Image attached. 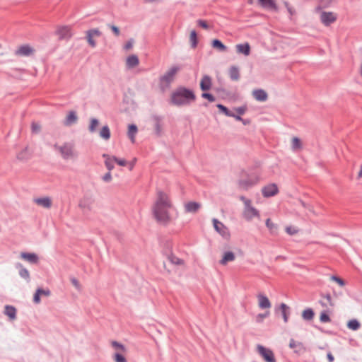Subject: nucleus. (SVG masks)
<instances>
[{
	"instance_id": "f257e3e1",
	"label": "nucleus",
	"mask_w": 362,
	"mask_h": 362,
	"mask_svg": "<svg viewBox=\"0 0 362 362\" xmlns=\"http://www.w3.org/2000/svg\"><path fill=\"white\" fill-rule=\"evenodd\" d=\"M175 210L170 196L166 192L158 189L151 211L156 221L168 224L173 219V211Z\"/></svg>"
},
{
	"instance_id": "f03ea898",
	"label": "nucleus",
	"mask_w": 362,
	"mask_h": 362,
	"mask_svg": "<svg viewBox=\"0 0 362 362\" xmlns=\"http://www.w3.org/2000/svg\"><path fill=\"white\" fill-rule=\"evenodd\" d=\"M195 99V94L192 90L181 86L172 93L170 103L176 106H184L190 104Z\"/></svg>"
},
{
	"instance_id": "7ed1b4c3",
	"label": "nucleus",
	"mask_w": 362,
	"mask_h": 362,
	"mask_svg": "<svg viewBox=\"0 0 362 362\" xmlns=\"http://www.w3.org/2000/svg\"><path fill=\"white\" fill-rule=\"evenodd\" d=\"M260 180L259 175L257 173L247 174L241 170L238 173V186L240 189L247 191L249 189L257 185Z\"/></svg>"
},
{
	"instance_id": "20e7f679",
	"label": "nucleus",
	"mask_w": 362,
	"mask_h": 362,
	"mask_svg": "<svg viewBox=\"0 0 362 362\" xmlns=\"http://www.w3.org/2000/svg\"><path fill=\"white\" fill-rule=\"evenodd\" d=\"M240 200H241L244 204L242 215L246 221H250L253 218H260L259 211L252 205L251 199L245 196H240Z\"/></svg>"
},
{
	"instance_id": "39448f33",
	"label": "nucleus",
	"mask_w": 362,
	"mask_h": 362,
	"mask_svg": "<svg viewBox=\"0 0 362 362\" xmlns=\"http://www.w3.org/2000/svg\"><path fill=\"white\" fill-rule=\"evenodd\" d=\"M180 70V66H173L164 75L160 77L159 87L163 92H165L170 87V84L174 81L176 74Z\"/></svg>"
},
{
	"instance_id": "423d86ee",
	"label": "nucleus",
	"mask_w": 362,
	"mask_h": 362,
	"mask_svg": "<svg viewBox=\"0 0 362 362\" xmlns=\"http://www.w3.org/2000/svg\"><path fill=\"white\" fill-rule=\"evenodd\" d=\"M54 146L64 159H71L76 156L74 146L70 143L57 144Z\"/></svg>"
},
{
	"instance_id": "0eeeda50",
	"label": "nucleus",
	"mask_w": 362,
	"mask_h": 362,
	"mask_svg": "<svg viewBox=\"0 0 362 362\" xmlns=\"http://www.w3.org/2000/svg\"><path fill=\"white\" fill-rule=\"evenodd\" d=\"M257 353L261 356L265 362H276L274 352L262 345L258 344L256 347Z\"/></svg>"
},
{
	"instance_id": "6e6552de",
	"label": "nucleus",
	"mask_w": 362,
	"mask_h": 362,
	"mask_svg": "<svg viewBox=\"0 0 362 362\" xmlns=\"http://www.w3.org/2000/svg\"><path fill=\"white\" fill-rule=\"evenodd\" d=\"M213 224L215 230L225 239L230 238V232L228 228L221 221L216 218L213 219Z\"/></svg>"
},
{
	"instance_id": "1a4fd4ad",
	"label": "nucleus",
	"mask_w": 362,
	"mask_h": 362,
	"mask_svg": "<svg viewBox=\"0 0 362 362\" xmlns=\"http://www.w3.org/2000/svg\"><path fill=\"white\" fill-rule=\"evenodd\" d=\"M86 40L88 43L91 47H96V42L94 40L95 37H99L102 33L98 28L90 29L86 32Z\"/></svg>"
},
{
	"instance_id": "9d476101",
	"label": "nucleus",
	"mask_w": 362,
	"mask_h": 362,
	"mask_svg": "<svg viewBox=\"0 0 362 362\" xmlns=\"http://www.w3.org/2000/svg\"><path fill=\"white\" fill-rule=\"evenodd\" d=\"M35 53V49L29 45H23L15 50L14 54L18 57H30Z\"/></svg>"
},
{
	"instance_id": "9b49d317",
	"label": "nucleus",
	"mask_w": 362,
	"mask_h": 362,
	"mask_svg": "<svg viewBox=\"0 0 362 362\" xmlns=\"http://www.w3.org/2000/svg\"><path fill=\"white\" fill-rule=\"evenodd\" d=\"M32 155V148L27 146L18 152L16 154V159L20 162H26L31 158Z\"/></svg>"
},
{
	"instance_id": "f8f14e48",
	"label": "nucleus",
	"mask_w": 362,
	"mask_h": 362,
	"mask_svg": "<svg viewBox=\"0 0 362 362\" xmlns=\"http://www.w3.org/2000/svg\"><path fill=\"white\" fill-rule=\"evenodd\" d=\"M56 34L59 40H69L72 36L71 27L68 25L59 26L56 30Z\"/></svg>"
},
{
	"instance_id": "ddd939ff",
	"label": "nucleus",
	"mask_w": 362,
	"mask_h": 362,
	"mask_svg": "<svg viewBox=\"0 0 362 362\" xmlns=\"http://www.w3.org/2000/svg\"><path fill=\"white\" fill-rule=\"evenodd\" d=\"M94 206V199L90 196H84L79 202V207L83 211H91Z\"/></svg>"
},
{
	"instance_id": "4468645a",
	"label": "nucleus",
	"mask_w": 362,
	"mask_h": 362,
	"mask_svg": "<svg viewBox=\"0 0 362 362\" xmlns=\"http://www.w3.org/2000/svg\"><path fill=\"white\" fill-rule=\"evenodd\" d=\"M262 193L264 197L275 196L279 193V189L276 184H269L262 188Z\"/></svg>"
},
{
	"instance_id": "2eb2a0df",
	"label": "nucleus",
	"mask_w": 362,
	"mask_h": 362,
	"mask_svg": "<svg viewBox=\"0 0 362 362\" xmlns=\"http://www.w3.org/2000/svg\"><path fill=\"white\" fill-rule=\"evenodd\" d=\"M320 20L325 25L328 26L337 20V16L332 12L324 11L320 15Z\"/></svg>"
},
{
	"instance_id": "dca6fc26",
	"label": "nucleus",
	"mask_w": 362,
	"mask_h": 362,
	"mask_svg": "<svg viewBox=\"0 0 362 362\" xmlns=\"http://www.w3.org/2000/svg\"><path fill=\"white\" fill-rule=\"evenodd\" d=\"M201 207L202 204L197 202H187L184 204V210L185 213L195 214Z\"/></svg>"
},
{
	"instance_id": "f3484780",
	"label": "nucleus",
	"mask_w": 362,
	"mask_h": 362,
	"mask_svg": "<svg viewBox=\"0 0 362 362\" xmlns=\"http://www.w3.org/2000/svg\"><path fill=\"white\" fill-rule=\"evenodd\" d=\"M258 305L261 309H269L271 308L272 304L269 298L264 294L259 293L257 295Z\"/></svg>"
},
{
	"instance_id": "a211bd4d",
	"label": "nucleus",
	"mask_w": 362,
	"mask_h": 362,
	"mask_svg": "<svg viewBox=\"0 0 362 362\" xmlns=\"http://www.w3.org/2000/svg\"><path fill=\"white\" fill-rule=\"evenodd\" d=\"M254 98L259 102H265L268 98V95L263 89H256L252 92Z\"/></svg>"
},
{
	"instance_id": "6ab92c4d",
	"label": "nucleus",
	"mask_w": 362,
	"mask_h": 362,
	"mask_svg": "<svg viewBox=\"0 0 362 362\" xmlns=\"http://www.w3.org/2000/svg\"><path fill=\"white\" fill-rule=\"evenodd\" d=\"M212 86L211 78L208 75H204L200 81V88L203 91L211 89Z\"/></svg>"
},
{
	"instance_id": "aec40b11",
	"label": "nucleus",
	"mask_w": 362,
	"mask_h": 362,
	"mask_svg": "<svg viewBox=\"0 0 362 362\" xmlns=\"http://www.w3.org/2000/svg\"><path fill=\"white\" fill-rule=\"evenodd\" d=\"M235 255L233 252L227 251L223 254L222 258L220 259L219 263L221 265H226L228 262L234 261Z\"/></svg>"
},
{
	"instance_id": "412c9836",
	"label": "nucleus",
	"mask_w": 362,
	"mask_h": 362,
	"mask_svg": "<svg viewBox=\"0 0 362 362\" xmlns=\"http://www.w3.org/2000/svg\"><path fill=\"white\" fill-rule=\"evenodd\" d=\"M21 257L31 264H37L39 261L38 256L35 253L21 252Z\"/></svg>"
},
{
	"instance_id": "4be33fe9",
	"label": "nucleus",
	"mask_w": 362,
	"mask_h": 362,
	"mask_svg": "<svg viewBox=\"0 0 362 362\" xmlns=\"http://www.w3.org/2000/svg\"><path fill=\"white\" fill-rule=\"evenodd\" d=\"M290 144L293 151H298L302 149L303 141L300 137H293Z\"/></svg>"
},
{
	"instance_id": "5701e85b",
	"label": "nucleus",
	"mask_w": 362,
	"mask_h": 362,
	"mask_svg": "<svg viewBox=\"0 0 362 362\" xmlns=\"http://www.w3.org/2000/svg\"><path fill=\"white\" fill-rule=\"evenodd\" d=\"M228 74L231 81H238L240 77L239 68L236 66H231L229 68Z\"/></svg>"
},
{
	"instance_id": "b1692460",
	"label": "nucleus",
	"mask_w": 362,
	"mask_h": 362,
	"mask_svg": "<svg viewBox=\"0 0 362 362\" xmlns=\"http://www.w3.org/2000/svg\"><path fill=\"white\" fill-rule=\"evenodd\" d=\"M235 47L237 52L243 54L245 56H248L250 53V46L247 42L243 44H238L236 45Z\"/></svg>"
},
{
	"instance_id": "393cba45",
	"label": "nucleus",
	"mask_w": 362,
	"mask_h": 362,
	"mask_svg": "<svg viewBox=\"0 0 362 362\" xmlns=\"http://www.w3.org/2000/svg\"><path fill=\"white\" fill-rule=\"evenodd\" d=\"M289 347L291 349H294V351L298 354L302 353L305 351L303 344L301 342L295 341L293 339L290 340Z\"/></svg>"
},
{
	"instance_id": "a878e982",
	"label": "nucleus",
	"mask_w": 362,
	"mask_h": 362,
	"mask_svg": "<svg viewBox=\"0 0 362 362\" xmlns=\"http://www.w3.org/2000/svg\"><path fill=\"white\" fill-rule=\"evenodd\" d=\"M35 203L40 206L49 209L52 206V201L49 197L37 198L34 200Z\"/></svg>"
},
{
	"instance_id": "bb28decb",
	"label": "nucleus",
	"mask_w": 362,
	"mask_h": 362,
	"mask_svg": "<svg viewBox=\"0 0 362 362\" xmlns=\"http://www.w3.org/2000/svg\"><path fill=\"white\" fill-rule=\"evenodd\" d=\"M111 346L115 351V354H126L127 352V349L124 345L117 341H112Z\"/></svg>"
},
{
	"instance_id": "cd10ccee",
	"label": "nucleus",
	"mask_w": 362,
	"mask_h": 362,
	"mask_svg": "<svg viewBox=\"0 0 362 362\" xmlns=\"http://www.w3.org/2000/svg\"><path fill=\"white\" fill-rule=\"evenodd\" d=\"M260 5L267 9H270L272 11H276L277 6L274 1V0H259Z\"/></svg>"
},
{
	"instance_id": "c85d7f7f",
	"label": "nucleus",
	"mask_w": 362,
	"mask_h": 362,
	"mask_svg": "<svg viewBox=\"0 0 362 362\" xmlns=\"http://www.w3.org/2000/svg\"><path fill=\"white\" fill-rule=\"evenodd\" d=\"M139 63V58L136 55L132 54L127 58L126 64L129 69L136 66Z\"/></svg>"
},
{
	"instance_id": "c756f323",
	"label": "nucleus",
	"mask_w": 362,
	"mask_h": 362,
	"mask_svg": "<svg viewBox=\"0 0 362 362\" xmlns=\"http://www.w3.org/2000/svg\"><path fill=\"white\" fill-rule=\"evenodd\" d=\"M78 117L75 111H70L66 117L64 124L66 125H71L76 123Z\"/></svg>"
},
{
	"instance_id": "7c9ffc66",
	"label": "nucleus",
	"mask_w": 362,
	"mask_h": 362,
	"mask_svg": "<svg viewBox=\"0 0 362 362\" xmlns=\"http://www.w3.org/2000/svg\"><path fill=\"white\" fill-rule=\"evenodd\" d=\"M105 158V165L109 171H111L115 165L114 163H116V157L115 156H110L107 155H103Z\"/></svg>"
},
{
	"instance_id": "2f4dec72",
	"label": "nucleus",
	"mask_w": 362,
	"mask_h": 362,
	"mask_svg": "<svg viewBox=\"0 0 362 362\" xmlns=\"http://www.w3.org/2000/svg\"><path fill=\"white\" fill-rule=\"evenodd\" d=\"M265 224L271 234L274 235L276 233L278 226L271 218H267L265 221Z\"/></svg>"
},
{
	"instance_id": "473e14b6",
	"label": "nucleus",
	"mask_w": 362,
	"mask_h": 362,
	"mask_svg": "<svg viewBox=\"0 0 362 362\" xmlns=\"http://www.w3.org/2000/svg\"><path fill=\"white\" fill-rule=\"evenodd\" d=\"M5 315H6L11 320L16 319V310L14 307L11 305H6L4 310Z\"/></svg>"
},
{
	"instance_id": "72a5a7b5",
	"label": "nucleus",
	"mask_w": 362,
	"mask_h": 362,
	"mask_svg": "<svg viewBox=\"0 0 362 362\" xmlns=\"http://www.w3.org/2000/svg\"><path fill=\"white\" fill-rule=\"evenodd\" d=\"M211 45L214 48L218 49L220 52H226L227 47L219 40L215 39L212 41Z\"/></svg>"
},
{
	"instance_id": "f704fd0d",
	"label": "nucleus",
	"mask_w": 362,
	"mask_h": 362,
	"mask_svg": "<svg viewBox=\"0 0 362 362\" xmlns=\"http://www.w3.org/2000/svg\"><path fill=\"white\" fill-rule=\"evenodd\" d=\"M302 317L305 320H311L314 317V312L310 308L305 309L302 313Z\"/></svg>"
},
{
	"instance_id": "c9c22d12",
	"label": "nucleus",
	"mask_w": 362,
	"mask_h": 362,
	"mask_svg": "<svg viewBox=\"0 0 362 362\" xmlns=\"http://www.w3.org/2000/svg\"><path fill=\"white\" fill-rule=\"evenodd\" d=\"M189 41L191 43L192 48H196L198 43L197 35L195 30H192L190 33Z\"/></svg>"
},
{
	"instance_id": "e433bc0d",
	"label": "nucleus",
	"mask_w": 362,
	"mask_h": 362,
	"mask_svg": "<svg viewBox=\"0 0 362 362\" xmlns=\"http://www.w3.org/2000/svg\"><path fill=\"white\" fill-rule=\"evenodd\" d=\"M216 107L218 108L221 112L224 114L225 115L228 117L233 116V112L230 110L228 108H227L226 106H224L222 104H217Z\"/></svg>"
},
{
	"instance_id": "4c0bfd02",
	"label": "nucleus",
	"mask_w": 362,
	"mask_h": 362,
	"mask_svg": "<svg viewBox=\"0 0 362 362\" xmlns=\"http://www.w3.org/2000/svg\"><path fill=\"white\" fill-rule=\"evenodd\" d=\"M98 125H99L98 119L96 118H92L90 119V125L88 127L89 132L92 134L94 133Z\"/></svg>"
},
{
	"instance_id": "58836bf2",
	"label": "nucleus",
	"mask_w": 362,
	"mask_h": 362,
	"mask_svg": "<svg viewBox=\"0 0 362 362\" xmlns=\"http://www.w3.org/2000/svg\"><path fill=\"white\" fill-rule=\"evenodd\" d=\"M168 259L172 264H175V265H183L184 264V261L182 259H180L179 257H177L173 255H169Z\"/></svg>"
},
{
	"instance_id": "ea45409f",
	"label": "nucleus",
	"mask_w": 362,
	"mask_h": 362,
	"mask_svg": "<svg viewBox=\"0 0 362 362\" xmlns=\"http://www.w3.org/2000/svg\"><path fill=\"white\" fill-rule=\"evenodd\" d=\"M155 122V132L156 134H160L162 132L161 119L158 117H154Z\"/></svg>"
},
{
	"instance_id": "a19ab883",
	"label": "nucleus",
	"mask_w": 362,
	"mask_h": 362,
	"mask_svg": "<svg viewBox=\"0 0 362 362\" xmlns=\"http://www.w3.org/2000/svg\"><path fill=\"white\" fill-rule=\"evenodd\" d=\"M347 327L351 330H357L360 327V323L356 320H351L348 322Z\"/></svg>"
},
{
	"instance_id": "79ce46f5",
	"label": "nucleus",
	"mask_w": 362,
	"mask_h": 362,
	"mask_svg": "<svg viewBox=\"0 0 362 362\" xmlns=\"http://www.w3.org/2000/svg\"><path fill=\"white\" fill-rule=\"evenodd\" d=\"M288 307L285 303L281 304V310L283 315V318L285 322H288Z\"/></svg>"
},
{
	"instance_id": "37998d69",
	"label": "nucleus",
	"mask_w": 362,
	"mask_h": 362,
	"mask_svg": "<svg viewBox=\"0 0 362 362\" xmlns=\"http://www.w3.org/2000/svg\"><path fill=\"white\" fill-rule=\"evenodd\" d=\"M138 132V128L136 124H132L128 126L127 136H134Z\"/></svg>"
},
{
	"instance_id": "c03bdc74",
	"label": "nucleus",
	"mask_w": 362,
	"mask_h": 362,
	"mask_svg": "<svg viewBox=\"0 0 362 362\" xmlns=\"http://www.w3.org/2000/svg\"><path fill=\"white\" fill-rule=\"evenodd\" d=\"M124 354H114L113 359L115 362H127Z\"/></svg>"
},
{
	"instance_id": "a18cd8bd",
	"label": "nucleus",
	"mask_w": 362,
	"mask_h": 362,
	"mask_svg": "<svg viewBox=\"0 0 362 362\" xmlns=\"http://www.w3.org/2000/svg\"><path fill=\"white\" fill-rule=\"evenodd\" d=\"M99 136H110V130L108 125H104L100 132Z\"/></svg>"
},
{
	"instance_id": "49530a36",
	"label": "nucleus",
	"mask_w": 362,
	"mask_h": 362,
	"mask_svg": "<svg viewBox=\"0 0 362 362\" xmlns=\"http://www.w3.org/2000/svg\"><path fill=\"white\" fill-rule=\"evenodd\" d=\"M32 133L35 134H37L40 131V125L37 122H33L31 124Z\"/></svg>"
},
{
	"instance_id": "de8ad7c7",
	"label": "nucleus",
	"mask_w": 362,
	"mask_h": 362,
	"mask_svg": "<svg viewBox=\"0 0 362 362\" xmlns=\"http://www.w3.org/2000/svg\"><path fill=\"white\" fill-rule=\"evenodd\" d=\"M285 230L291 235H295L298 232V228L292 226H286Z\"/></svg>"
},
{
	"instance_id": "09e8293b",
	"label": "nucleus",
	"mask_w": 362,
	"mask_h": 362,
	"mask_svg": "<svg viewBox=\"0 0 362 362\" xmlns=\"http://www.w3.org/2000/svg\"><path fill=\"white\" fill-rule=\"evenodd\" d=\"M19 274L23 279H25L27 280H29L30 279V273L28 270L25 268H21V269L19 272Z\"/></svg>"
},
{
	"instance_id": "8fccbe9b",
	"label": "nucleus",
	"mask_w": 362,
	"mask_h": 362,
	"mask_svg": "<svg viewBox=\"0 0 362 362\" xmlns=\"http://www.w3.org/2000/svg\"><path fill=\"white\" fill-rule=\"evenodd\" d=\"M320 320L324 323L329 322L330 317L326 313H321V314L320 315Z\"/></svg>"
},
{
	"instance_id": "3c124183",
	"label": "nucleus",
	"mask_w": 362,
	"mask_h": 362,
	"mask_svg": "<svg viewBox=\"0 0 362 362\" xmlns=\"http://www.w3.org/2000/svg\"><path fill=\"white\" fill-rule=\"evenodd\" d=\"M202 97L203 98L207 99L209 102H214L216 100V98L212 94L209 93H203L202 94Z\"/></svg>"
},
{
	"instance_id": "603ef678",
	"label": "nucleus",
	"mask_w": 362,
	"mask_h": 362,
	"mask_svg": "<svg viewBox=\"0 0 362 362\" xmlns=\"http://www.w3.org/2000/svg\"><path fill=\"white\" fill-rule=\"evenodd\" d=\"M247 110V107L245 105H243V106H240V107H236L234 109V111L238 114V115H244L245 113Z\"/></svg>"
},
{
	"instance_id": "864d4df0",
	"label": "nucleus",
	"mask_w": 362,
	"mask_h": 362,
	"mask_svg": "<svg viewBox=\"0 0 362 362\" xmlns=\"http://www.w3.org/2000/svg\"><path fill=\"white\" fill-rule=\"evenodd\" d=\"M107 26L112 30V31L113 32V33L115 34V36L117 37L120 35V30L118 27H117L115 25H110V24H109Z\"/></svg>"
},
{
	"instance_id": "5fc2aeb1",
	"label": "nucleus",
	"mask_w": 362,
	"mask_h": 362,
	"mask_svg": "<svg viewBox=\"0 0 362 362\" xmlns=\"http://www.w3.org/2000/svg\"><path fill=\"white\" fill-rule=\"evenodd\" d=\"M269 311H267L264 314H259L256 316V321L257 322H262L264 320V317L269 316Z\"/></svg>"
},
{
	"instance_id": "6e6d98bb",
	"label": "nucleus",
	"mask_w": 362,
	"mask_h": 362,
	"mask_svg": "<svg viewBox=\"0 0 362 362\" xmlns=\"http://www.w3.org/2000/svg\"><path fill=\"white\" fill-rule=\"evenodd\" d=\"M102 180L105 182H111L112 181L111 171L108 170V172L103 176Z\"/></svg>"
},
{
	"instance_id": "4d7b16f0",
	"label": "nucleus",
	"mask_w": 362,
	"mask_h": 362,
	"mask_svg": "<svg viewBox=\"0 0 362 362\" xmlns=\"http://www.w3.org/2000/svg\"><path fill=\"white\" fill-rule=\"evenodd\" d=\"M331 280L337 282L341 287H343L345 285L344 281L341 279H340L339 277H337V276H332L331 277Z\"/></svg>"
},
{
	"instance_id": "13d9d810",
	"label": "nucleus",
	"mask_w": 362,
	"mask_h": 362,
	"mask_svg": "<svg viewBox=\"0 0 362 362\" xmlns=\"http://www.w3.org/2000/svg\"><path fill=\"white\" fill-rule=\"evenodd\" d=\"M116 163L120 166L127 165V161L124 158H118L116 157Z\"/></svg>"
},
{
	"instance_id": "bf43d9fd",
	"label": "nucleus",
	"mask_w": 362,
	"mask_h": 362,
	"mask_svg": "<svg viewBox=\"0 0 362 362\" xmlns=\"http://www.w3.org/2000/svg\"><path fill=\"white\" fill-rule=\"evenodd\" d=\"M197 24L204 29L209 28V25H208L207 23L204 20H201V19L198 20Z\"/></svg>"
},
{
	"instance_id": "052dcab7",
	"label": "nucleus",
	"mask_w": 362,
	"mask_h": 362,
	"mask_svg": "<svg viewBox=\"0 0 362 362\" xmlns=\"http://www.w3.org/2000/svg\"><path fill=\"white\" fill-rule=\"evenodd\" d=\"M40 294L38 293L37 291H36L34 297H33V301L35 303L38 304L40 303Z\"/></svg>"
},
{
	"instance_id": "680f3d73",
	"label": "nucleus",
	"mask_w": 362,
	"mask_h": 362,
	"mask_svg": "<svg viewBox=\"0 0 362 362\" xmlns=\"http://www.w3.org/2000/svg\"><path fill=\"white\" fill-rule=\"evenodd\" d=\"M37 291H38V293L41 296H49L50 295V291L48 289L47 290H43L42 288H38Z\"/></svg>"
},
{
	"instance_id": "e2e57ef3",
	"label": "nucleus",
	"mask_w": 362,
	"mask_h": 362,
	"mask_svg": "<svg viewBox=\"0 0 362 362\" xmlns=\"http://www.w3.org/2000/svg\"><path fill=\"white\" fill-rule=\"evenodd\" d=\"M136 161L137 159L136 158H134L130 162H127V165L129 166L130 170H133Z\"/></svg>"
},
{
	"instance_id": "0e129e2a",
	"label": "nucleus",
	"mask_w": 362,
	"mask_h": 362,
	"mask_svg": "<svg viewBox=\"0 0 362 362\" xmlns=\"http://www.w3.org/2000/svg\"><path fill=\"white\" fill-rule=\"evenodd\" d=\"M285 6L288 13L292 16L295 13V10L289 5L288 2H285Z\"/></svg>"
},
{
	"instance_id": "69168bd1",
	"label": "nucleus",
	"mask_w": 362,
	"mask_h": 362,
	"mask_svg": "<svg viewBox=\"0 0 362 362\" xmlns=\"http://www.w3.org/2000/svg\"><path fill=\"white\" fill-rule=\"evenodd\" d=\"M133 46V43H132V40H129L128 41L125 45H124V49L128 50V49H130Z\"/></svg>"
},
{
	"instance_id": "338daca9",
	"label": "nucleus",
	"mask_w": 362,
	"mask_h": 362,
	"mask_svg": "<svg viewBox=\"0 0 362 362\" xmlns=\"http://www.w3.org/2000/svg\"><path fill=\"white\" fill-rule=\"evenodd\" d=\"M333 0H320V3L325 6H327Z\"/></svg>"
},
{
	"instance_id": "774afa93",
	"label": "nucleus",
	"mask_w": 362,
	"mask_h": 362,
	"mask_svg": "<svg viewBox=\"0 0 362 362\" xmlns=\"http://www.w3.org/2000/svg\"><path fill=\"white\" fill-rule=\"evenodd\" d=\"M325 298L327 299V302H328L329 305L330 306H333V303H332V298H331V296H330L329 294H327V295H326V296H325Z\"/></svg>"
}]
</instances>
